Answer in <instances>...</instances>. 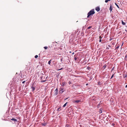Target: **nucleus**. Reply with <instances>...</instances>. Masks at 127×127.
I'll list each match as a JSON object with an SVG mask.
<instances>
[{
    "label": "nucleus",
    "mask_w": 127,
    "mask_h": 127,
    "mask_svg": "<svg viewBox=\"0 0 127 127\" xmlns=\"http://www.w3.org/2000/svg\"><path fill=\"white\" fill-rule=\"evenodd\" d=\"M95 12L94 11V10L92 9L91 10L88 14L87 17H88L92 15H93L95 13Z\"/></svg>",
    "instance_id": "nucleus-1"
},
{
    "label": "nucleus",
    "mask_w": 127,
    "mask_h": 127,
    "mask_svg": "<svg viewBox=\"0 0 127 127\" xmlns=\"http://www.w3.org/2000/svg\"><path fill=\"white\" fill-rule=\"evenodd\" d=\"M64 91V89L61 88L60 89L59 92L60 93H62Z\"/></svg>",
    "instance_id": "nucleus-2"
},
{
    "label": "nucleus",
    "mask_w": 127,
    "mask_h": 127,
    "mask_svg": "<svg viewBox=\"0 0 127 127\" xmlns=\"http://www.w3.org/2000/svg\"><path fill=\"white\" fill-rule=\"evenodd\" d=\"M58 90L56 89L55 91V95H57L58 94Z\"/></svg>",
    "instance_id": "nucleus-3"
},
{
    "label": "nucleus",
    "mask_w": 127,
    "mask_h": 127,
    "mask_svg": "<svg viewBox=\"0 0 127 127\" xmlns=\"http://www.w3.org/2000/svg\"><path fill=\"white\" fill-rule=\"evenodd\" d=\"M66 84V83L65 82H63L62 84V86L63 87H64Z\"/></svg>",
    "instance_id": "nucleus-4"
},
{
    "label": "nucleus",
    "mask_w": 127,
    "mask_h": 127,
    "mask_svg": "<svg viewBox=\"0 0 127 127\" xmlns=\"http://www.w3.org/2000/svg\"><path fill=\"white\" fill-rule=\"evenodd\" d=\"M95 10L97 11L98 12L100 10V8L99 7H97L95 8Z\"/></svg>",
    "instance_id": "nucleus-5"
},
{
    "label": "nucleus",
    "mask_w": 127,
    "mask_h": 127,
    "mask_svg": "<svg viewBox=\"0 0 127 127\" xmlns=\"http://www.w3.org/2000/svg\"><path fill=\"white\" fill-rule=\"evenodd\" d=\"M11 120L14 121V122L17 121V120H16V119L14 118H12V119H11Z\"/></svg>",
    "instance_id": "nucleus-6"
},
{
    "label": "nucleus",
    "mask_w": 127,
    "mask_h": 127,
    "mask_svg": "<svg viewBox=\"0 0 127 127\" xmlns=\"http://www.w3.org/2000/svg\"><path fill=\"white\" fill-rule=\"evenodd\" d=\"M122 24L123 25H125V24H126V23H125L123 21H122Z\"/></svg>",
    "instance_id": "nucleus-7"
},
{
    "label": "nucleus",
    "mask_w": 127,
    "mask_h": 127,
    "mask_svg": "<svg viewBox=\"0 0 127 127\" xmlns=\"http://www.w3.org/2000/svg\"><path fill=\"white\" fill-rule=\"evenodd\" d=\"M109 9L110 10V11H111L112 9V7L111 6L110 7Z\"/></svg>",
    "instance_id": "nucleus-8"
},
{
    "label": "nucleus",
    "mask_w": 127,
    "mask_h": 127,
    "mask_svg": "<svg viewBox=\"0 0 127 127\" xmlns=\"http://www.w3.org/2000/svg\"><path fill=\"white\" fill-rule=\"evenodd\" d=\"M80 102V100H76L75 101V102L76 103H78Z\"/></svg>",
    "instance_id": "nucleus-9"
},
{
    "label": "nucleus",
    "mask_w": 127,
    "mask_h": 127,
    "mask_svg": "<svg viewBox=\"0 0 127 127\" xmlns=\"http://www.w3.org/2000/svg\"><path fill=\"white\" fill-rule=\"evenodd\" d=\"M67 102H66L65 103L63 106V107H64L66 105V104H67Z\"/></svg>",
    "instance_id": "nucleus-10"
},
{
    "label": "nucleus",
    "mask_w": 127,
    "mask_h": 127,
    "mask_svg": "<svg viewBox=\"0 0 127 127\" xmlns=\"http://www.w3.org/2000/svg\"><path fill=\"white\" fill-rule=\"evenodd\" d=\"M51 60H50V61H49V62H48V64L50 65V63H51Z\"/></svg>",
    "instance_id": "nucleus-11"
},
{
    "label": "nucleus",
    "mask_w": 127,
    "mask_h": 127,
    "mask_svg": "<svg viewBox=\"0 0 127 127\" xmlns=\"http://www.w3.org/2000/svg\"><path fill=\"white\" fill-rule=\"evenodd\" d=\"M110 0H106L105 1V2H106V3H107V2L108 1H110Z\"/></svg>",
    "instance_id": "nucleus-12"
},
{
    "label": "nucleus",
    "mask_w": 127,
    "mask_h": 127,
    "mask_svg": "<svg viewBox=\"0 0 127 127\" xmlns=\"http://www.w3.org/2000/svg\"><path fill=\"white\" fill-rule=\"evenodd\" d=\"M115 5H116L119 8V6H118V5L116 3H115Z\"/></svg>",
    "instance_id": "nucleus-13"
},
{
    "label": "nucleus",
    "mask_w": 127,
    "mask_h": 127,
    "mask_svg": "<svg viewBox=\"0 0 127 127\" xmlns=\"http://www.w3.org/2000/svg\"><path fill=\"white\" fill-rule=\"evenodd\" d=\"M44 48L45 49H47V47H44Z\"/></svg>",
    "instance_id": "nucleus-14"
},
{
    "label": "nucleus",
    "mask_w": 127,
    "mask_h": 127,
    "mask_svg": "<svg viewBox=\"0 0 127 127\" xmlns=\"http://www.w3.org/2000/svg\"><path fill=\"white\" fill-rule=\"evenodd\" d=\"M38 57V56L37 55H36L35 56V58H37Z\"/></svg>",
    "instance_id": "nucleus-15"
},
{
    "label": "nucleus",
    "mask_w": 127,
    "mask_h": 127,
    "mask_svg": "<svg viewBox=\"0 0 127 127\" xmlns=\"http://www.w3.org/2000/svg\"><path fill=\"white\" fill-rule=\"evenodd\" d=\"M99 112L100 113H101L102 112V111L101 110H99Z\"/></svg>",
    "instance_id": "nucleus-16"
},
{
    "label": "nucleus",
    "mask_w": 127,
    "mask_h": 127,
    "mask_svg": "<svg viewBox=\"0 0 127 127\" xmlns=\"http://www.w3.org/2000/svg\"><path fill=\"white\" fill-rule=\"evenodd\" d=\"M46 123H45V124H42V125H43V126H45L46 125Z\"/></svg>",
    "instance_id": "nucleus-17"
},
{
    "label": "nucleus",
    "mask_w": 127,
    "mask_h": 127,
    "mask_svg": "<svg viewBox=\"0 0 127 127\" xmlns=\"http://www.w3.org/2000/svg\"><path fill=\"white\" fill-rule=\"evenodd\" d=\"M91 26L89 27L88 28V29H90L91 28Z\"/></svg>",
    "instance_id": "nucleus-18"
},
{
    "label": "nucleus",
    "mask_w": 127,
    "mask_h": 127,
    "mask_svg": "<svg viewBox=\"0 0 127 127\" xmlns=\"http://www.w3.org/2000/svg\"><path fill=\"white\" fill-rule=\"evenodd\" d=\"M32 90H33V91H34V87H32Z\"/></svg>",
    "instance_id": "nucleus-19"
},
{
    "label": "nucleus",
    "mask_w": 127,
    "mask_h": 127,
    "mask_svg": "<svg viewBox=\"0 0 127 127\" xmlns=\"http://www.w3.org/2000/svg\"><path fill=\"white\" fill-rule=\"evenodd\" d=\"M76 59H77V58H74V60H76Z\"/></svg>",
    "instance_id": "nucleus-20"
},
{
    "label": "nucleus",
    "mask_w": 127,
    "mask_h": 127,
    "mask_svg": "<svg viewBox=\"0 0 127 127\" xmlns=\"http://www.w3.org/2000/svg\"><path fill=\"white\" fill-rule=\"evenodd\" d=\"M66 127H68V125H66Z\"/></svg>",
    "instance_id": "nucleus-21"
},
{
    "label": "nucleus",
    "mask_w": 127,
    "mask_h": 127,
    "mask_svg": "<svg viewBox=\"0 0 127 127\" xmlns=\"http://www.w3.org/2000/svg\"><path fill=\"white\" fill-rule=\"evenodd\" d=\"M101 39H100V40H99V41L100 42H101Z\"/></svg>",
    "instance_id": "nucleus-22"
},
{
    "label": "nucleus",
    "mask_w": 127,
    "mask_h": 127,
    "mask_svg": "<svg viewBox=\"0 0 127 127\" xmlns=\"http://www.w3.org/2000/svg\"><path fill=\"white\" fill-rule=\"evenodd\" d=\"M113 75H112L111 76V79L112 78V77H113Z\"/></svg>",
    "instance_id": "nucleus-23"
},
{
    "label": "nucleus",
    "mask_w": 127,
    "mask_h": 127,
    "mask_svg": "<svg viewBox=\"0 0 127 127\" xmlns=\"http://www.w3.org/2000/svg\"><path fill=\"white\" fill-rule=\"evenodd\" d=\"M126 76H126V75L125 76H124V77L125 78V77H126Z\"/></svg>",
    "instance_id": "nucleus-24"
},
{
    "label": "nucleus",
    "mask_w": 127,
    "mask_h": 127,
    "mask_svg": "<svg viewBox=\"0 0 127 127\" xmlns=\"http://www.w3.org/2000/svg\"><path fill=\"white\" fill-rule=\"evenodd\" d=\"M125 87H126V88H127V85H126V86Z\"/></svg>",
    "instance_id": "nucleus-25"
},
{
    "label": "nucleus",
    "mask_w": 127,
    "mask_h": 127,
    "mask_svg": "<svg viewBox=\"0 0 127 127\" xmlns=\"http://www.w3.org/2000/svg\"><path fill=\"white\" fill-rule=\"evenodd\" d=\"M60 109V108H58V111H59V109Z\"/></svg>",
    "instance_id": "nucleus-26"
},
{
    "label": "nucleus",
    "mask_w": 127,
    "mask_h": 127,
    "mask_svg": "<svg viewBox=\"0 0 127 127\" xmlns=\"http://www.w3.org/2000/svg\"><path fill=\"white\" fill-rule=\"evenodd\" d=\"M22 83H23V84H24V81H23L22 82Z\"/></svg>",
    "instance_id": "nucleus-27"
},
{
    "label": "nucleus",
    "mask_w": 127,
    "mask_h": 127,
    "mask_svg": "<svg viewBox=\"0 0 127 127\" xmlns=\"http://www.w3.org/2000/svg\"><path fill=\"white\" fill-rule=\"evenodd\" d=\"M21 77H22V78L23 77H22V76L21 75Z\"/></svg>",
    "instance_id": "nucleus-28"
}]
</instances>
